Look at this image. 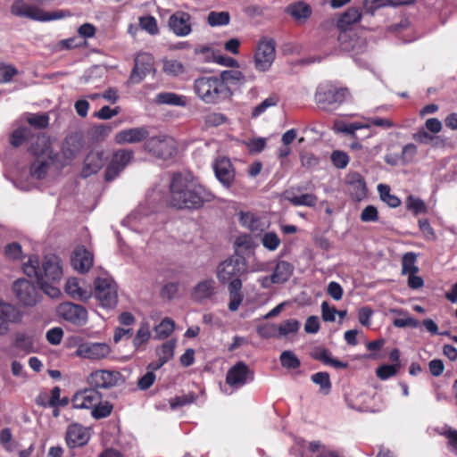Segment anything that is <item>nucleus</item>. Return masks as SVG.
I'll list each match as a JSON object with an SVG mask.
<instances>
[{"instance_id": "obj_2", "label": "nucleus", "mask_w": 457, "mask_h": 457, "mask_svg": "<svg viewBox=\"0 0 457 457\" xmlns=\"http://www.w3.org/2000/svg\"><path fill=\"white\" fill-rule=\"evenodd\" d=\"M24 273L30 278H35L42 291L52 298L61 295L56 286L63 276L61 259L55 254H47L42 262L36 255L29 256L22 266Z\"/></svg>"}, {"instance_id": "obj_25", "label": "nucleus", "mask_w": 457, "mask_h": 457, "mask_svg": "<svg viewBox=\"0 0 457 457\" xmlns=\"http://www.w3.org/2000/svg\"><path fill=\"white\" fill-rule=\"evenodd\" d=\"M190 15L187 12H176L169 19V27L178 37H186L192 31Z\"/></svg>"}, {"instance_id": "obj_28", "label": "nucleus", "mask_w": 457, "mask_h": 457, "mask_svg": "<svg viewBox=\"0 0 457 457\" xmlns=\"http://www.w3.org/2000/svg\"><path fill=\"white\" fill-rule=\"evenodd\" d=\"M104 164L103 152H90L85 158L82 174L88 177L96 173Z\"/></svg>"}, {"instance_id": "obj_15", "label": "nucleus", "mask_w": 457, "mask_h": 457, "mask_svg": "<svg viewBox=\"0 0 457 457\" xmlns=\"http://www.w3.org/2000/svg\"><path fill=\"white\" fill-rule=\"evenodd\" d=\"M22 320V312L16 305L0 299V336L6 335L12 324H17Z\"/></svg>"}, {"instance_id": "obj_42", "label": "nucleus", "mask_w": 457, "mask_h": 457, "mask_svg": "<svg viewBox=\"0 0 457 457\" xmlns=\"http://www.w3.org/2000/svg\"><path fill=\"white\" fill-rule=\"evenodd\" d=\"M380 199L391 208L400 206L401 200L395 195L391 194L389 186L386 184H378L377 187Z\"/></svg>"}, {"instance_id": "obj_1", "label": "nucleus", "mask_w": 457, "mask_h": 457, "mask_svg": "<svg viewBox=\"0 0 457 457\" xmlns=\"http://www.w3.org/2000/svg\"><path fill=\"white\" fill-rule=\"evenodd\" d=\"M214 194L181 173H175L170 183L168 204L177 210L196 211L214 200Z\"/></svg>"}, {"instance_id": "obj_18", "label": "nucleus", "mask_w": 457, "mask_h": 457, "mask_svg": "<svg viewBox=\"0 0 457 457\" xmlns=\"http://www.w3.org/2000/svg\"><path fill=\"white\" fill-rule=\"evenodd\" d=\"M101 393L90 386L77 392L72 398V405L76 409H93L102 400Z\"/></svg>"}, {"instance_id": "obj_47", "label": "nucleus", "mask_w": 457, "mask_h": 457, "mask_svg": "<svg viewBox=\"0 0 457 457\" xmlns=\"http://www.w3.org/2000/svg\"><path fill=\"white\" fill-rule=\"evenodd\" d=\"M162 71L168 75L177 77L184 73L185 66L178 60L166 59L163 60Z\"/></svg>"}, {"instance_id": "obj_38", "label": "nucleus", "mask_w": 457, "mask_h": 457, "mask_svg": "<svg viewBox=\"0 0 457 457\" xmlns=\"http://www.w3.org/2000/svg\"><path fill=\"white\" fill-rule=\"evenodd\" d=\"M412 138L421 145L438 146L443 144V140L440 137L429 134L424 128H420L413 133Z\"/></svg>"}, {"instance_id": "obj_31", "label": "nucleus", "mask_w": 457, "mask_h": 457, "mask_svg": "<svg viewBox=\"0 0 457 457\" xmlns=\"http://www.w3.org/2000/svg\"><path fill=\"white\" fill-rule=\"evenodd\" d=\"M13 346L25 353L35 351V340L31 334L25 332H17L14 336Z\"/></svg>"}, {"instance_id": "obj_48", "label": "nucleus", "mask_w": 457, "mask_h": 457, "mask_svg": "<svg viewBox=\"0 0 457 457\" xmlns=\"http://www.w3.org/2000/svg\"><path fill=\"white\" fill-rule=\"evenodd\" d=\"M28 123L38 129H46L49 124V116L46 113H27Z\"/></svg>"}, {"instance_id": "obj_33", "label": "nucleus", "mask_w": 457, "mask_h": 457, "mask_svg": "<svg viewBox=\"0 0 457 457\" xmlns=\"http://www.w3.org/2000/svg\"><path fill=\"white\" fill-rule=\"evenodd\" d=\"M361 12L359 8H349L337 21V27L341 30H347L351 25L361 21Z\"/></svg>"}, {"instance_id": "obj_27", "label": "nucleus", "mask_w": 457, "mask_h": 457, "mask_svg": "<svg viewBox=\"0 0 457 457\" xmlns=\"http://www.w3.org/2000/svg\"><path fill=\"white\" fill-rule=\"evenodd\" d=\"M218 77L221 85L228 91L232 92V87H240L246 82L245 76L237 69L222 71Z\"/></svg>"}, {"instance_id": "obj_50", "label": "nucleus", "mask_w": 457, "mask_h": 457, "mask_svg": "<svg viewBox=\"0 0 457 457\" xmlns=\"http://www.w3.org/2000/svg\"><path fill=\"white\" fill-rule=\"evenodd\" d=\"M113 409V406L112 403H110L107 401L103 402L100 401V403L93 407L91 411V415L93 418L96 420L104 419L108 417Z\"/></svg>"}, {"instance_id": "obj_21", "label": "nucleus", "mask_w": 457, "mask_h": 457, "mask_svg": "<svg viewBox=\"0 0 457 457\" xmlns=\"http://www.w3.org/2000/svg\"><path fill=\"white\" fill-rule=\"evenodd\" d=\"M65 439L70 448L84 446L90 439L89 428L78 423L71 424L67 428Z\"/></svg>"}, {"instance_id": "obj_53", "label": "nucleus", "mask_w": 457, "mask_h": 457, "mask_svg": "<svg viewBox=\"0 0 457 457\" xmlns=\"http://www.w3.org/2000/svg\"><path fill=\"white\" fill-rule=\"evenodd\" d=\"M197 395L195 393H188L187 395H178L170 400V405L172 410L185 405L191 404L195 402Z\"/></svg>"}, {"instance_id": "obj_22", "label": "nucleus", "mask_w": 457, "mask_h": 457, "mask_svg": "<svg viewBox=\"0 0 457 457\" xmlns=\"http://www.w3.org/2000/svg\"><path fill=\"white\" fill-rule=\"evenodd\" d=\"M148 136L149 131L145 127H135L117 132L114 141L118 145L137 144L146 141Z\"/></svg>"}, {"instance_id": "obj_44", "label": "nucleus", "mask_w": 457, "mask_h": 457, "mask_svg": "<svg viewBox=\"0 0 457 457\" xmlns=\"http://www.w3.org/2000/svg\"><path fill=\"white\" fill-rule=\"evenodd\" d=\"M370 125H364L360 122L345 123L341 120H337L334 123V130L337 133H345L354 136L355 131L361 129H369Z\"/></svg>"}, {"instance_id": "obj_14", "label": "nucleus", "mask_w": 457, "mask_h": 457, "mask_svg": "<svg viewBox=\"0 0 457 457\" xmlns=\"http://www.w3.org/2000/svg\"><path fill=\"white\" fill-rule=\"evenodd\" d=\"M121 375L116 370H98L87 378L88 386L98 389H109L119 385Z\"/></svg>"}, {"instance_id": "obj_32", "label": "nucleus", "mask_w": 457, "mask_h": 457, "mask_svg": "<svg viewBox=\"0 0 457 457\" xmlns=\"http://www.w3.org/2000/svg\"><path fill=\"white\" fill-rule=\"evenodd\" d=\"M150 325L148 322H141L135 337H133L132 344L136 351L143 350L145 345L151 338Z\"/></svg>"}, {"instance_id": "obj_9", "label": "nucleus", "mask_w": 457, "mask_h": 457, "mask_svg": "<svg viewBox=\"0 0 457 457\" xmlns=\"http://www.w3.org/2000/svg\"><path fill=\"white\" fill-rule=\"evenodd\" d=\"M145 151L156 158L167 160L177 152L176 142L172 137L165 136L152 137L144 145Z\"/></svg>"}, {"instance_id": "obj_43", "label": "nucleus", "mask_w": 457, "mask_h": 457, "mask_svg": "<svg viewBox=\"0 0 457 457\" xmlns=\"http://www.w3.org/2000/svg\"><path fill=\"white\" fill-rule=\"evenodd\" d=\"M175 323L170 318H164L158 325L154 328L155 332V338L164 339L167 338L174 330Z\"/></svg>"}, {"instance_id": "obj_49", "label": "nucleus", "mask_w": 457, "mask_h": 457, "mask_svg": "<svg viewBox=\"0 0 457 457\" xmlns=\"http://www.w3.org/2000/svg\"><path fill=\"white\" fill-rule=\"evenodd\" d=\"M406 208L412 212L414 215L425 213L427 206L425 203L419 197L409 195L405 201Z\"/></svg>"}, {"instance_id": "obj_26", "label": "nucleus", "mask_w": 457, "mask_h": 457, "mask_svg": "<svg viewBox=\"0 0 457 457\" xmlns=\"http://www.w3.org/2000/svg\"><path fill=\"white\" fill-rule=\"evenodd\" d=\"M72 267L81 272H87L93 265V254L84 246H78L71 255Z\"/></svg>"}, {"instance_id": "obj_12", "label": "nucleus", "mask_w": 457, "mask_h": 457, "mask_svg": "<svg viewBox=\"0 0 457 457\" xmlns=\"http://www.w3.org/2000/svg\"><path fill=\"white\" fill-rule=\"evenodd\" d=\"M133 157V150L120 149L114 152L112 160L105 170V180L108 182L114 180L124 170Z\"/></svg>"}, {"instance_id": "obj_6", "label": "nucleus", "mask_w": 457, "mask_h": 457, "mask_svg": "<svg viewBox=\"0 0 457 457\" xmlns=\"http://www.w3.org/2000/svg\"><path fill=\"white\" fill-rule=\"evenodd\" d=\"M11 13L20 18L46 22L62 19L66 16L64 11L45 12L43 9L29 4L25 0H14L11 6Z\"/></svg>"}, {"instance_id": "obj_13", "label": "nucleus", "mask_w": 457, "mask_h": 457, "mask_svg": "<svg viewBox=\"0 0 457 457\" xmlns=\"http://www.w3.org/2000/svg\"><path fill=\"white\" fill-rule=\"evenodd\" d=\"M275 59V42L271 39H262L254 54V67L259 71H268Z\"/></svg>"}, {"instance_id": "obj_5", "label": "nucleus", "mask_w": 457, "mask_h": 457, "mask_svg": "<svg viewBox=\"0 0 457 457\" xmlns=\"http://www.w3.org/2000/svg\"><path fill=\"white\" fill-rule=\"evenodd\" d=\"M30 152L37 159L30 166L32 177L42 179L46 175L52 163V151L49 140L44 135L38 136L37 141L30 146Z\"/></svg>"}, {"instance_id": "obj_52", "label": "nucleus", "mask_w": 457, "mask_h": 457, "mask_svg": "<svg viewBox=\"0 0 457 457\" xmlns=\"http://www.w3.org/2000/svg\"><path fill=\"white\" fill-rule=\"evenodd\" d=\"M392 312L398 313V314H405V318L401 319H395L393 321V324L396 328H406V327H411V328H418L420 326V321L412 317H410L407 315V312H403V310H392Z\"/></svg>"}, {"instance_id": "obj_4", "label": "nucleus", "mask_w": 457, "mask_h": 457, "mask_svg": "<svg viewBox=\"0 0 457 457\" xmlns=\"http://www.w3.org/2000/svg\"><path fill=\"white\" fill-rule=\"evenodd\" d=\"M194 91L198 98L207 104H217L233 96L232 91L225 88L218 77L202 76L195 79Z\"/></svg>"}, {"instance_id": "obj_30", "label": "nucleus", "mask_w": 457, "mask_h": 457, "mask_svg": "<svg viewBox=\"0 0 457 457\" xmlns=\"http://www.w3.org/2000/svg\"><path fill=\"white\" fill-rule=\"evenodd\" d=\"M64 289L71 297L81 301H87L92 295L91 291L83 288L76 278H68Z\"/></svg>"}, {"instance_id": "obj_57", "label": "nucleus", "mask_w": 457, "mask_h": 457, "mask_svg": "<svg viewBox=\"0 0 457 457\" xmlns=\"http://www.w3.org/2000/svg\"><path fill=\"white\" fill-rule=\"evenodd\" d=\"M139 24L142 29L150 35H156L159 32L157 21L153 16H145L139 19Z\"/></svg>"}, {"instance_id": "obj_35", "label": "nucleus", "mask_w": 457, "mask_h": 457, "mask_svg": "<svg viewBox=\"0 0 457 457\" xmlns=\"http://www.w3.org/2000/svg\"><path fill=\"white\" fill-rule=\"evenodd\" d=\"M288 11L293 18L300 24L304 23L312 14L310 5L303 2L291 4Z\"/></svg>"}, {"instance_id": "obj_29", "label": "nucleus", "mask_w": 457, "mask_h": 457, "mask_svg": "<svg viewBox=\"0 0 457 457\" xmlns=\"http://www.w3.org/2000/svg\"><path fill=\"white\" fill-rule=\"evenodd\" d=\"M256 331L262 338L265 339L286 337V322L279 325L265 322L258 325Z\"/></svg>"}, {"instance_id": "obj_56", "label": "nucleus", "mask_w": 457, "mask_h": 457, "mask_svg": "<svg viewBox=\"0 0 457 457\" xmlns=\"http://www.w3.org/2000/svg\"><path fill=\"white\" fill-rule=\"evenodd\" d=\"M400 368V363L395 364H385L378 368L377 376L382 379L386 380L397 373V370Z\"/></svg>"}, {"instance_id": "obj_39", "label": "nucleus", "mask_w": 457, "mask_h": 457, "mask_svg": "<svg viewBox=\"0 0 457 457\" xmlns=\"http://www.w3.org/2000/svg\"><path fill=\"white\" fill-rule=\"evenodd\" d=\"M206 22L212 28L227 26L230 22V14L227 11H212L206 17Z\"/></svg>"}, {"instance_id": "obj_45", "label": "nucleus", "mask_w": 457, "mask_h": 457, "mask_svg": "<svg viewBox=\"0 0 457 457\" xmlns=\"http://www.w3.org/2000/svg\"><path fill=\"white\" fill-rule=\"evenodd\" d=\"M416 259L417 255L412 252L403 254L402 258V274L410 275L419 271V268L416 265Z\"/></svg>"}, {"instance_id": "obj_59", "label": "nucleus", "mask_w": 457, "mask_h": 457, "mask_svg": "<svg viewBox=\"0 0 457 457\" xmlns=\"http://www.w3.org/2000/svg\"><path fill=\"white\" fill-rule=\"evenodd\" d=\"M360 219L362 222H376L378 220V212L374 205H367L361 212Z\"/></svg>"}, {"instance_id": "obj_54", "label": "nucleus", "mask_w": 457, "mask_h": 457, "mask_svg": "<svg viewBox=\"0 0 457 457\" xmlns=\"http://www.w3.org/2000/svg\"><path fill=\"white\" fill-rule=\"evenodd\" d=\"M176 346L175 340H169L163 343L160 349L157 350L159 358L162 360V362H168L174 356V350Z\"/></svg>"}, {"instance_id": "obj_34", "label": "nucleus", "mask_w": 457, "mask_h": 457, "mask_svg": "<svg viewBox=\"0 0 457 457\" xmlns=\"http://www.w3.org/2000/svg\"><path fill=\"white\" fill-rule=\"evenodd\" d=\"M286 262L280 261L273 273L270 276H266L261 279V284L263 287H270L273 283H284L286 281Z\"/></svg>"}, {"instance_id": "obj_17", "label": "nucleus", "mask_w": 457, "mask_h": 457, "mask_svg": "<svg viewBox=\"0 0 457 457\" xmlns=\"http://www.w3.org/2000/svg\"><path fill=\"white\" fill-rule=\"evenodd\" d=\"M154 58L146 53L138 54L134 60V67L129 75V81L132 84L140 83L153 70Z\"/></svg>"}, {"instance_id": "obj_58", "label": "nucleus", "mask_w": 457, "mask_h": 457, "mask_svg": "<svg viewBox=\"0 0 457 457\" xmlns=\"http://www.w3.org/2000/svg\"><path fill=\"white\" fill-rule=\"evenodd\" d=\"M18 74L17 69L12 65L0 64V83H8Z\"/></svg>"}, {"instance_id": "obj_64", "label": "nucleus", "mask_w": 457, "mask_h": 457, "mask_svg": "<svg viewBox=\"0 0 457 457\" xmlns=\"http://www.w3.org/2000/svg\"><path fill=\"white\" fill-rule=\"evenodd\" d=\"M418 149L417 146L412 144L405 145L402 149L401 159L404 163L411 162L414 156L417 154Z\"/></svg>"}, {"instance_id": "obj_19", "label": "nucleus", "mask_w": 457, "mask_h": 457, "mask_svg": "<svg viewBox=\"0 0 457 457\" xmlns=\"http://www.w3.org/2000/svg\"><path fill=\"white\" fill-rule=\"evenodd\" d=\"M212 167L216 179L225 188H229L235 179V170L230 160L226 157L217 158Z\"/></svg>"}, {"instance_id": "obj_37", "label": "nucleus", "mask_w": 457, "mask_h": 457, "mask_svg": "<svg viewBox=\"0 0 457 457\" xmlns=\"http://www.w3.org/2000/svg\"><path fill=\"white\" fill-rule=\"evenodd\" d=\"M307 448L311 453L310 457H340L337 452L322 445L320 442H310Z\"/></svg>"}, {"instance_id": "obj_60", "label": "nucleus", "mask_w": 457, "mask_h": 457, "mask_svg": "<svg viewBox=\"0 0 457 457\" xmlns=\"http://www.w3.org/2000/svg\"><path fill=\"white\" fill-rule=\"evenodd\" d=\"M289 201L294 205H305V206H313L316 204L317 198L315 195L312 194H303L298 196H294L289 198Z\"/></svg>"}, {"instance_id": "obj_51", "label": "nucleus", "mask_w": 457, "mask_h": 457, "mask_svg": "<svg viewBox=\"0 0 457 457\" xmlns=\"http://www.w3.org/2000/svg\"><path fill=\"white\" fill-rule=\"evenodd\" d=\"M195 55H201L204 62H213L217 52L210 45H200L194 48Z\"/></svg>"}, {"instance_id": "obj_8", "label": "nucleus", "mask_w": 457, "mask_h": 457, "mask_svg": "<svg viewBox=\"0 0 457 457\" xmlns=\"http://www.w3.org/2000/svg\"><path fill=\"white\" fill-rule=\"evenodd\" d=\"M94 285V295L99 304L105 309L114 308L118 303L117 284L109 278H97Z\"/></svg>"}, {"instance_id": "obj_36", "label": "nucleus", "mask_w": 457, "mask_h": 457, "mask_svg": "<svg viewBox=\"0 0 457 457\" xmlns=\"http://www.w3.org/2000/svg\"><path fill=\"white\" fill-rule=\"evenodd\" d=\"M414 0H363V5L367 12H373L375 10L387 5H403L413 3Z\"/></svg>"}, {"instance_id": "obj_7", "label": "nucleus", "mask_w": 457, "mask_h": 457, "mask_svg": "<svg viewBox=\"0 0 457 457\" xmlns=\"http://www.w3.org/2000/svg\"><path fill=\"white\" fill-rule=\"evenodd\" d=\"M347 96L348 90L346 88H339L327 82L318 87L315 101L320 109L332 112L344 103Z\"/></svg>"}, {"instance_id": "obj_16", "label": "nucleus", "mask_w": 457, "mask_h": 457, "mask_svg": "<svg viewBox=\"0 0 457 457\" xmlns=\"http://www.w3.org/2000/svg\"><path fill=\"white\" fill-rule=\"evenodd\" d=\"M57 312L63 320L77 326H82L87 320V311L86 308L71 302L60 303Z\"/></svg>"}, {"instance_id": "obj_40", "label": "nucleus", "mask_w": 457, "mask_h": 457, "mask_svg": "<svg viewBox=\"0 0 457 457\" xmlns=\"http://www.w3.org/2000/svg\"><path fill=\"white\" fill-rule=\"evenodd\" d=\"M156 102L161 104H169L174 106H185L187 104L186 97L172 92L160 93L156 96Z\"/></svg>"}, {"instance_id": "obj_62", "label": "nucleus", "mask_w": 457, "mask_h": 457, "mask_svg": "<svg viewBox=\"0 0 457 457\" xmlns=\"http://www.w3.org/2000/svg\"><path fill=\"white\" fill-rule=\"evenodd\" d=\"M245 145L251 154H259L265 148L266 139L263 137L251 138L245 142Z\"/></svg>"}, {"instance_id": "obj_3", "label": "nucleus", "mask_w": 457, "mask_h": 457, "mask_svg": "<svg viewBox=\"0 0 457 457\" xmlns=\"http://www.w3.org/2000/svg\"><path fill=\"white\" fill-rule=\"evenodd\" d=\"M246 271V263L243 257H230L220 262L217 268V278L221 284H228L229 295L228 310L236 312L244 300L241 277Z\"/></svg>"}, {"instance_id": "obj_23", "label": "nucleus", "mask_w": 457, "mask_h": 457, "mask_svg": "<svg viewBox=\"0 0 457 457\" xmlns=\"http://www.w3.org/2000/svg\"><path fill=\"white\" fill-rule=\"evenodd\" d=\"M347 190L353 200L361 202L367 195V187L363 177L358 172H351L346 176Z\"/></svg>"}, {"instance_id": "obj_61", "label": "nucleus", "mask_w": 457, "mask_h": 457, "mask_svg": "<svg viewBox=\"0 0 457 457\" xmlns=\"http://www.w3.org/2000/svg\"><path fill=\"white\" fill-rule=\"evenodd\" d=\"M262 243L265 248L269 249L270 251H274L279 245L280 240L276 233L268 232L263 235Z\"/></svg>"}, {"instance_id": "obj_63", "label": "nucleus", "mask_w": 457, "mask_h": 457, "mask_svg": "<svg viewBox=\"0 0 457 457\" xmlns=\"http://www.w3.org/2000/svg\"><path fill=\"white\" fill-rule=\"evenodd\" d=\"M331 161L335 167L344 169L349 162V157L345 152L334 151L331 154Z\"/></svg>"}, {"instance_id": "obj_11", "label": "nucleus", "mask_w": 457, "mask_h": 457, "mask_svg": "<svg viewBox=\"0 0 457 457\" xmlns=\"http://www.w3.org/2000/svg\"><path fill=\"white\" fill-rule=\"evenodd\" d=\"M254 371L244 361H237L227 372L226 383L233 389H239L253 382Z\"/></svg>"}, {"instance_id": "obj_46", "label": "nucleus", "mask_w": 457, "mask_h": 457, "mask_svg": "<svg viewBox=\"0 0 457 457\" xmlns=\"http://www.w3.org/2000/svg\"><path fill=\"white\" fill-rule=\"evenodd\" d=\"M278 103V98L276 96H271L264 99L262 103L253 108L250 114L251 119H257L263 114L270 107L276 106Z\"/></svg>"}, {"instance_id": "obj_41", "label": "nucleus", "mask_w": 457, "mask_h": 457, "mask_svg": "<svg viewBox=\"0 0 457 457\" xmlns=\"http://www.w3.org/2000/svg\"><path fill=\"white\" fill-rule=\"evenodd\" d=\"M311 380L320 386V393L327 395L330 393L332 384L328 372H317L312 375Z\"/></svg>"}, {"instance_id": "obj_10", "label": "nucleus", "mask_w": 457, "mask_h": 457, "mask_svg": "<svg viewBox=\"0 0 457 457\" xmlns=\"http://www.w3.org/2000/svg\"><path fill=\"white\" fill-rule=\"evenodd\" d=\"M12 288L18 301L25 306H35L40 301L42 289L26 278L15 280Z\"/></svg>"}, {"instance_id": "obj_55", "label": "nucleus", "mask_w": 457, "mask_h": 457, "mask_svg": "<svg viewBox=\"0 0 457 457\" xmlns=\"http://www.w3.org/2000/svg\"><path fill=\"white\" fill-rule=\"evenodd\" d=\"M30 129L26 127L16 129L11 135L10 142L14 147H18L29 137Z\"/></svg>"}, {"instance_id": "obj_20", "label": "nucleus", "mask_w": 457, "mask_h": 457, "mask_svg": "<svg viewBox=\"0 0 457 457\" xmlns=\"http://www.w3.org/2000/svg\"><path fill=\"white\" fill-rule=\"evenodd\" d=\"M110 352L111 349L105 343H83L78 346L76 355L90 360H100L105 358Z\"/></svg>"}, {"instance_id": "obj_24", "label": "nucleus", "mask_w": 457, "mask_h": 457, "mask_svg": "<svg viewBox=\"0 0 457 457\" xmlns=\"http://www.w3.org/2000/svg\"><path fill=\"white\" fill-rule=\"evenodd\" d=\"M216 294V283L213 278H206L198 282L192 289L193 301L202 303L212 298Z\"/></svg>"}]
</instances>
